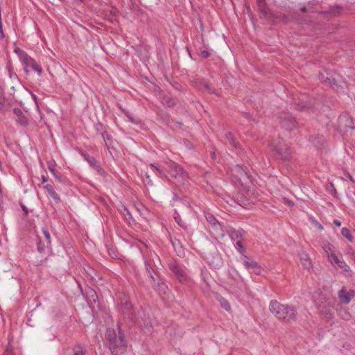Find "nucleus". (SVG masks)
<instances>
[{"label": "nucleus", "instance_id": "obj_42", "mask_svg": "<svg viewBox=\"0 0 355 355\" xmlns=\"http://www.w3.org/2000/svg\"><path fill=\"white\" fill-rule=\"evenodd\" d=\"M150 166H151V168H153L155 169V170L157 171V173H158L161 176H164V174L163 171H162V170H160L159 168H158L157 166H155L153 164H150Z\"/></svg>", "mask_w": 355, "mask_h": 355}, {"label": "nucleus", "instance_id": "obj_29", "mask_svg": "<svg viewBox=\"0 0 355 355\" xmlns=\"http://www.w3.org/2000/svg\"><path fill=\"white\" fill-rule=\"evenodd\" d=\"M174 219L175 220V222L181 227H182L184 230H187V226L185 225V223L182 221L181 217L180 215H177L175 216H174Z\"/></svg>", "mask_w": 355, "mask_h": 355}, {"label": "nucleus", "instance_id": "obj_12", "mask_svg": "<svg viewBox=\"0 0 355 355\" xmlns=\"http://www.w3.org/2000/svg\"><path fill=\"white\" fill-rule=\"evenodd\" d=\"M84 158L98 173L101 175L103 174V169L100 166L97 160L94 157H91L89 155H84Z\"/></svg>", "mask_w": 355, "mask_h": 355}, {"label": "nucleus", "instance_id": "obj_19", "mask_svg": "<svg viewBox=\"0 0 355 355\" xmlns=\"http://www.w3.org/2000/svg\"><path fill=\"white\" fill-rule=\"evenodd\" d=\"M206 219L209 224H211L216 230L220 229V225L216 218L212 214H207Z\"/></svg>", "mask_w": 355, "mask_h": 355}, {"label": "nucleus", "instance_id": "obj_50", "mask_svg": "<svg viewBox=\"0 0 355 355\" xmlns=\"http://www.w3.org/2000/svg\"><path fill=\"white\" fill-rule=\"evenodd\" d=\"M334 224L335 225H336L337 227H340L341 225V223L338 220H334Z\"/></svg>", "mask_w": 355, "mask_h": 355}, {"label": "nucleus", "instance_id": "obj_36", "mask_svg": "<svg viewBox=\"0 0 355 355\" xmlns=\"http://www.w3.org/2000/svg\"><path fill=\"white\" fill-rule=\"evenodd\" d=\"M204 87H205V89L206 91H207L208 92H210V93H215V90L214 88H212L211 85H209V83H205L204 84Z\"/></svg>", "mask_w": 355, "mask_h": 355}, {"label": "nucleus", "instance_id": "obj_38", "mask_svg": "<svg viewBox=\"0 0 355 355\" xmlns=\"http://www.w3.org/2000/svg\"><path fill=\"white\" fill-rule=\"evenodd\" d=\"M298 106H299V109H300V110H304V109H306V108L309 109V107H310L309 104H307L306 103H304L303 101V99L301 100V103L299 104Z\"/></svg>", "mask_w": 355, "mask_h": 355}, {"label": "nucleus", "instance_id": "obj_5", "mask_svg": "<svg viewBox=\"0 0 355 355\" xmlns=\"http://www.w3.org/2000/svg\"><path fill=\"white\" fill-rule=\"evenodd\" d=\"M279 123L286 130H291L296 128L297 122L289 112H282L279 115Z\"/></svg>", "mask_w": 355, "mask_h": 355}, {"label": "nucleus", "instance_id": "obj_1", "mask_svg": "<svg viewBox=\"0 0 355 355\" xmlns=\"http://www.w3.org/2000/svg\"><path fill=\"white\" fill-rule=\"evenodd\" d=\"M269 310L277 320L283 322L292 323L297 320V311L295 306L272 300L269 304Z\"/></svg>", "mask_w": 355, "mask_h": 355}, {"label": "nucleus", "instance_id": "obj_17", "mask_svg": "<svg viewBox=\"0 0 355 355\" xmlns=\"http://www.w3.org/2000/svg\"><path fill=\"white\" fill-rule=\"evenodd\" d=\"M321 246L328 257L335 252L334 246L327 241H323L321 243Z\"/></svg>", "mask_w": 355, "mask_h": 355}, {"label": "nucleus", "instance_id": "obj_16", "mask_svg": "<svg viewBox=\"0 0 355 355\" xmlns=\"http://www.w3.org/2000/svg\"><path fill=\"white\" fill-rule=\"evenodd\" d=\"M245 231L242 229L236 230V229H231L229 231V235L232 240H236L239 239L240 238H242L243 235L245 234Z\"/></svg>", "mask_w": 355, "mask_h": 355}, {"label": "nucleus", "instance_id": "obj_21", "mask_svg": "<svg viewBox=\"0 0 355 355\" xmlns=\"http://www.w3.org/2000/svg\"><path fill=\"white\" fill-rule=\"evenodd\" d=\"M225 137L227 142L234 148H236L239 144L234 141V137L232 132H227L225 134Z\"/></svg>", "mask_w": 355, "mask_h": 355}, {"label": "nucleus", "instance_id": "obj_22", "mask_svg": "<svg viewBox=\"0 0 355 355\" xmlns=\"http://www.w3.org/2000/svg\"><path fill=\"white\" fill-rule=\"evenodd\" d=\"M300 260L304 268H310L311 262L306 254L303 253L300 257Z\"/></svg>", "mask_w": 355, "mask_h": 355}, {"label": "nucleus", "instance_id": "obj_3", "mask_svg": "<svg viewBox=\"0 0 355 355\" xmlns=\"http://www.w3.org/2000/svg\"><path fill=\"white\" fill-rule=\"evenodd\" d=\"M340 75L336 74L335 72L327 69L321 72L319 75L320 80L324 84L329 85L337 92L343 90L345 83L339 80Z\"/></svg>", "mask_w": 355, "mask_h": 355}, {"label": "nucleus", "instance_id": "obj_57", "mask_svg": "<svg viewBox=\"0 0 355 355\" xmlns=\"http://www.w3.org/2000/svg\"><path fill=\"white\" fill-rule=\"evenodd\" d=\"M283 18L284 19L286 18V15H283Z\"/></svg>", "mask_w": 355, "mask_h": 355}, {"label": "nucleus", "instance_id": "obj_39", "mask_svg": "<svg viewBox=\"0 0 355 355\" xmlns=\"http://www.w3.org/2000/svg\"><path fill=\"white\" fill-rule=\"evenodd\" d=\"M171 243L175 250H177L179 247L181 248L180 243L177 239H175L174 241L171 240Z\"/></svg>", "mask_w": 355, "mask_h": 355}, {"label": "nucleus", "instance_id": "obj_44", "mask_svg": "<svg viewBox=\"0 0 355 355\" xmlns=\"http://www.w3.org/2000/svg\"><path fill=\"white\" fill-rule=\"evenodd\" d=\"M236 245L239 247V250L240 252H241L244 250V248H243L241 241L238 240L236 242Z\"/></svg>", "mask_w": 355, "mask_h": 355}, {"label": "nucleus", "instance_id": "obj_48", "mask_svg": "<svg viewBox=\"0 0 355 355\" xmlns=\"http://www.w3.org/2000/svg\"><path fill=\"white\" fill-rule=\"evenodd\" d=\"M284 203H286L290 206H292L293 204L290 200L286 199V198H284Z\"/></svg>", "mask_w": 355, "mask_h": 355}, {"label": "nucleus", "instance_id": "obj_47", "mask_svg": "<svg viewBox=\"0 0 355 355\" xmlns=\"http://www.w3.org/2000/svg\"><path fill=\"white\" fill-rule=\"evenodd\" d=\"M146 178H147V182H146V184H149V185H152L153 184V182H152V180L149 178V175L148 174L146 175Z\"/></svg>", "mask_w": 355, "mask_h": 355}, {"label": "nucleus", "instance_id": "obj_23", "mask_svg": "<svg viewBox=\"0 0 355 355\" xmlns=\"http://www.w3.org/2000/svg\"><path fill=\"white\" fill-rule=\"evenodd\" d=\"M218 301L220 302V306L225 309L226 311H230L231 309V306L229 303V302L225 299L224 297L220 296L218 297Z\"/></svg>", "mask_w": 355, "mask_h": 355}, {"label": "nucleus", "instance_id": "obj_34", "mask_svg": "<svg viewBox=\"0 0 355 355\" xmlns=\"http://www.w3.org/2000/svg\"><path fill=\"white\" fill-rule=\"evenodd\" d=\"M261 269L257 263L255 264V266H253L250 270V272H254L257 275H259L261 273Z\"/></svg>", "mask_w": 355, "mask_h": 355}, {"label": "nucleus", "instance_id": "obj_18", "mask_svg": "<svg viewBox=\"0 0 355 355\" xmlns=\"http://www.w3.org/2000/svg\"><path fill=\"white\" fill-rule=\"evenodd\" d=\"M132 305L130 302H125L124 303V304L123 305V313L128 316V318L131 320H135V317L132 316Z\"/></svg>", "mask_w": 355, "mask_h": 355}, {"label": "nucleus", "instance_id": "obj_33", "mask_svg": "<svg viewBox=\"0 0 355 355\" xmlns=\"http://www.w3.org/2000/svg\"><path fill=\"white\" fill-rule=\"evenodd\" d=\"M342 8L341 7L337 6L331 8L329 10V13L336 15V14L339 13L341 11Z\"/></svg>", "mask_w": 355, "mask_h": 355}, {"label": "nucleus", "instance_id": "obj_30", "mask_svg": "<svg viewBox=\"0 0 355 355\" xmlns=\"http://www.w3.org/2000/svg\"><path fill=\"white\" fill-rule=\"evenodd\" d=\"M152 326L147 321L144 322L143 330L145 334H148L151 331Z\"/></svg>", "mask_w": 355, "mask_h": 355}, {"label": "nucleus", "instance_id": "obj_37", "mask_svg": "<svg viewBox=\"0 0 355 355\" xmlns=\"http://www.w3.org/2000/svg\"><path fill=\"white\" fill-rule=\"evenodd\" d=\"M5 105V98L3 96L1 92L0 91V111L3 110Z\"/></svg>", "mask_w": 355, "mask_h": 355}, {"label": "nucleus", "instance_id": "obj_7", "mask_svg": "<svg viewBox=\"0 0 355 355\" xmlns=\"http://www.w3.org/2000/svg\"><path fill=\"white\" fill-rule=\"evenodd\" d=\"M258 8L262 17L274 21L277 17L272 12V10L266 6L263 0H258Z\"/></svg>", "mask_w": 355, "mask_h": 355}, {"label": "nucleus", "instance_id": "obj_45", "mask_svg": "<svg viewBox=\"0 0 355 355\" xmlns=\"http://www.w3.org/2000/svg\"><path fill=\"white\" fill-rule=\"evenodd\" d=\"M3 355H12V349L10 347V346H8Z\"/></svg>", "mask_w": 355, "mask_h": 355}, {"label": "nucleus", "instance_id": "obj_56", "mask_svg": "<svg viewBox=\"0 0 355 355\" xmlns=\"http://www.w3.org/2000/svg\"><path fill=\"white\" fill-rule=\"evenodd\" d=\"M350 180H351V181H354V180L352 179V177H350Z\"/></svg>", "mask_w": 355, "mask_h": 355}, {"label": "nucleus", "instance_id": "obj_40", "mask_svg": "<svg viewBox=\"0 0 355 355\" xmlns=\"http://www.w3.org/2000/svg\"><path fill=\"white\" fill-rule=\"evenodd\" d=\"M324 138L322 136H321L319 137V140L318 141L313 140L312 142L315 146L319 147L320 145L322 144Z\"/></svg>", "mask_w": 355, "mask_h": 355}, {"label": "nucleus", "instance_id": "obj_8", "mask_svg": "<svg viewBox=\"0 0 355 355\" xmlns=\"http://www.w3.org/2000/svg\"><path fill=\"white\" fill-rule=\"evenodd\" d=\"M168 266L177 279H178L180 282L186 281L187 276L183 268H182L175 262L170 263Z\"/></svg>", "mask_w": 355, "mask_h": 355}, {"label": "nucleus", "instance_id": "obj_20", "mask_svg": "<svg viewBox=\"0 0 355 355\" xmlns=\"http://www.w3.org/2000/svg\"><path fill=\"white\" fill-rule=\"evenodd\" d=\"M256 263H257L256 261H254V260H252L250 258L247 257H245L243 259V265L249 271L251 270V268L253 266H255Z\"/></svg>", "mask_w": 355, "mask_h": 355}, {"label": "nucleus", "instance_id": "obj_11", "mask_svg": "<svg viewBox=\"0 0 355 355\" xmlns=\"http://www.w3.org/2000/svg\"><path fill=\"white\" fill-rule=\"evenodd\" d=\"M355 292L353 290L347 291L344 288L341 289L338 293V297L341 302L348 304L354 297Z\"/></svg>", "mask_w": 355, "mask_h": 355}, {"label": "nucleus", "instance_id": "obj_28", "mask_svg": "<svg viewBox=\"0 0 355 355\" xmlns=\"http://www.w3.org/2000/svg\"><path fill=\"white\" fill-rule=\"evenodd\" d=\"M42 234L44 236V239H45V241L46 243V245H50L51 244V236H50V233L49 232V231L43 227L42 230Z\"/></svg>", "mask_w": 355, "mask_h": 355}, {"label": "nucleus", "instance_id": "obj_9", "mask_svg": "<svg viewBox=\"0 0 355 355\" xmlns=\"http://www.w3.org/2000/svg\"><path fill=\"white\" fill-rule=\"evenodd\" d=\"M170 167L171 168V174L174 178L178 180V182L183 181L187 178V174L183 169L176 163L172 162Z\"/></svg>", "mask_w": 355, "mask_h": 355}, {"label": "nucleus", "instance_id": "obj_55", "mask_svg": "<svg viewBox=\"0 0 355 355\" xmlns=\"http://www.w3.org/2000/svg\"><path fill=\"white\" fill-rule=\"evenodd\" d=\"M318 228L319 230H322V229H323V227H322V225H320V224H318Z\"/></svg>", "mask_w": 355, "mask_h": 355}, {"label": "nucleus", "instance_id": "obj_32", "mask_svg": "<svg viewBox=\"0 0 355 355\" xmlns=\"http://www.w3.org/2000/svg\"><path fill=\"white\" fill-rule=\"evenodd\" d=\"M155 289H157L159 293L161 294L162 293H165V290L166 288V286L162 283V284H157V285H154Z\"/></svg>", "mask_w": 355, "mask_h": 355}, {"label": "nucleus", "instance_id": "obj_26", "mask_svg": "<svg viewBox=\"0 0 355 355\" xmlns=\"http://www.w3.org/2000/svg\"><path fill=\"white\" fill-rule=\"evenodd\" d=\"M49 245H46V241H42L40 237L39 238V241L37 243V250L40 252H43L45 250V248H48Z\"/></svg>", "mask_w": 355, "mask_h": 355}, {"label": "nucleus", "instance_id": "obj_25", "mask_svg": "<svg viewBox=\"0 0 355 355\" xmlns=\"http://www.w3.org/2000/svg\"><path fill=\"white\" fill-rule=\"evenodd\" d=\"M341 234L342 235L345 237L346 239H347L350 242H352L353 241V237L351 234V232L349 231V229L346 228V227H343L342 228L341 230Z\"/></svg>", "mask_w": 355, "mask_h": 355}, {"label": "nucleus", "instance_id": "obj_51", "mask_svg": "<svg viewBox=\"0 0 355 355\" xmlns=\"http://www.w3.org/2000/svg\"><path fill=\"white\" fill-rule=\"evenodd\" d=\"M42 182L44 183V182H46L48 181V178L45 175H42Z\"/></svg>", "mask_w": 355, "mask_h": 355}, {"label": "nucleus", "instance_id": "obj_24", "mask_svg": "<svg viewBox=\"0 0 355 355\" xmlns=\"http://www.w3.org/2000/svg\"><path fill=\"white\" fill-rule=\"evenodd\" d=\"M49 170L51 171V173L53 175V176L59 181L61 182L62 179L61 177L58 175L57 173L55 168H54V166L51 163H49Z\"/></svg>", "mask_w": 355, "mask_h": 355}, {"label": "nucleus", "instance_id": "obj_15", "mask_svg": "<svg viewBox=\"0 0 355 355\" xmlns=\"http://www.w3.org/2000/svg\"><path fill=\"white\" fill-rule=\"evenodd\" d=\"M44 188L47 191L49 196L55 200V202L58 203L60 202V198L58 193L54 190L53 186L51 184H46L44 187Z\"/></svg>", "mask_w": 355, "mask_h": 355}, {"label": "nucleus", "instance_id": "obj_10", "mask_svg": "<svg viewBox=\"0 0 355 355\" xmlns=\"http://www.w3.org/2000/svg\"><path fill=\"white\" fill-rule=\"evenodd\" d=\"M23 66H26L28 68H31L35 72L37 73L38 75H41L42 72V67L30 56L27 55L21 62Z\"/></svg>", "mask_w": 355, "mask_h": 355}, {"label": "nucleus", "instance_id": "obj_49", "mask_svg": "<svg viewBox=\"0 0 355 355\" xmlns=\"http://www.w3.org/2000/svg\"><path fill=\"white\" fill-rule=\"evenodd\" d=\"M21 208L23 209V211H24V214L25 215H28V209L26 208V207L25 205H21Z\"/></svg>", "mask_w": 355, "mask_h": 355}, {"label": "nucleus", "instance_id": "obj_14", "mask_svg": "<svg viewBox=\"0 0 355 355\" xmlns=\"http://www.w3.org/2000/svg\"><path fill=\"white\" fill-rule=\"evenodd\" d=\"M13 112L17 115L18 119L17 122L21 125H26L28 124V119L23 114L22 111L19 108H14Z\"/></svg>", "mask_w": 355, "mask_h": 355}, {"label": "nucleus", "instance_id": "obj_35", "mask_svg": "<svg viewBox=\"0 0 355 355\" xmlns=\"http://www.w3.org/2000/svg\"><path fill=\"white\" fill-rule=\"evenodd\" d=\"M327 189L329 191V192H330L332 195H334V196H335V195H336V189H335V187H334V186L333 183H331H331H329V184H328V186H327Z\"/></svg>", "mask_w": 355, "mask_h": 355}, {"label": "nucleus", "instance_id": "obj_13", "mask_svg": "<svg viewBox=\"0 0 355 355\" xmlns=\"http://www.w3.org/2000/svg\"><path fill=\"white\" fill-rule=\"evenodd\" d=\"M329 260L331 261V263L332 264H336L337 265L339 268H344L345 270H346L347 269L345 268L347 266L345 265V263H344V261H343L342 259V256L338 254H336L335 253H331V254L329 255Z\"/></svg>", "mask_w": 355, "mask_h": 355}, {"label": "nucleus", "instance_id": "obj_53", "mask_svg": "<svg viewBox=\"0 0 355 355\" xmlns=\"http://www.w3.org/2000/svg\"><path fill=\"white\" fill-rule=\"evenodd\" d=\"M24 72L28 74V72H29V70H28V67H26V66H24Z\"/></svg>", "mask_w": 355, "mask_h": 355}, {"label": "nucleus", "instance_id": "obj_2", "mask_svg": "<svg viewBox=\"0 0 355 355\" xmlns=\"http://www.w3.org/2000/svg\"><path fill=\"white\" fill-rule=\"evenodd\" d=\"M119 334L117 335L114 329H107L105 338L109 343L110 349L113 355L123 353L125 351L126 343L121 332V325L118 324Z\"/></svg>", "mask_w": 355, "mask_h": 355}, {"label": "nucleus", "instance_id": "obj_31", "mask_svg": "<svg viewBox=\"0 0 355 355\" xmlns=\"http://www.w3.org/2000/svg\"><path fill=\"white\" fill-rule=\"evenodd\" d=\"M73 355H85V352L80 345H77L73 348Z\"/></svg>", "mask_w": 355, "mask_h": 355}, {"label": "nucleus", "instance_id": "obj_27", "mask_svg": "<svg viewBox=\"0 0 355 355\" xmlns=\"http://www.w3.org/2000/svg\"><path fill=\"white\" fill-rule=\"evenodd\" d=\"M15 52L17 54L21 62L28 55L25 51L18 47L15 49Z\"/></svg>", "mask_w": 355, "mask_h": 355}, {"label": "nucleus", "instance_id": "obj_52", "mask_svg": "<svg viewBox=\"0 0 355 355\" xmlns=\"http://www.w3.org/2000/svg\"><path fill=\"white\" fill-rule=\"evenodd\" d=\"M300 10L303 12H306L307 11V8L304 6L301 7Z\"/></svg>", "mask_w": 355, "mask_h": 355}, {"label": "nucleus", "instance_id": "obj_4", "mask_svg": "<svg viewBox=\"0 0 355 355\" xmlns=\"http://www.w3.org/2000/svg\"><path fill=\"white\" fill-rule=\"evenodd\" d=\"M337 130L342 134H346L348 131L354 128L352 118L347 114L343 113L339 116L337 121Z\"/></svg>", "mask_w": 355, "mask_h": 355}, {"label": "nucleus", "instance_id": "obj_46", "mask_svg": "<svg viewBox=\"0 0 355 355\" xmlns=\"http://www.w3.org/2000/svg\"><path fill=\"white\" fill-rule=\"evenodd\" d=\"M236 167L242 171V173H243V175H248L247 172L245 171V169L241 166L237 165Z\"/></svg>", "mask_w": 355, "mask_h": 355}, {"label": "nucleus", "instance_id": "obj_41", "mask_svg": "<svg viewBox=\"0 0 355 355\" xmlns=\"http://www.w3.org/2000/svg\"><path fill=\"white\" fill-rule=\"evenodd\" d=\"M146 270H147V272H148V277L151 279L152 282H153V284H154L155 283V277L153 276V275L151 273V272L150 271V270L148 269V267L146 265Z\"/></svg>", "mask_w": 355, "mask_h": 355}, {"label": "nucleus", "instance_id": "obj_54", "mask_svg": "<svg viewBox=\"0 0 355 355\" xmlns=\"http://www.w3.org/2000/svg\"><path fill=\"white\" fill-rule=\"evenodd\" d=\"M124 211L127 212V215L129 217V218H131L132 216H131V214L129 212V211L126 209V208H124Z\"/></svg>", "mask_w": 355, "mask_h": 355}, {"label": "nucleus", "instance_id": "obj_6", "mask_svg": "<svg viewBox=\"0 0 355 355\" xmlns=\"http://www.w3.org/2000/svg\"><path fill=\"white\" fill-rule=\"evenodd\" d=\"M272 145L280 159L286 160L289 157V149L284 141H279L277 144Z\"/></svg>", "mask_w": 355, "mask_h": 355}, {"label": "nucleus", "instance_id": "obj_43", "mask_svg": "<svg viewBox=\"0 0 355 355\" xmlns=\"http://www.w3.org/2000/svg\"><path fill=\"white\" fill-rule=\"evenodd\" d=\"M201 56L203 58H207L210 56V53L208 51L204 50V51H201Z\"/></svg>", "mask_w": 355, "mask_h": 355}]
</instances>
